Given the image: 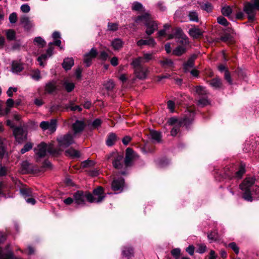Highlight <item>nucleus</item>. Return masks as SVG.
<instances>
[{
	"instance_id": "obj_1",
	"label": "nucleus",
	"mask_w": 259,
	"mask_h": 259,
	"mask_svg": "<svg viewBox=\"0 0 259 259\" xmlns=\"http://www.w3.org/2000/svg\"><path fill=\"white\" fill-rule=\"evenodd\" d=\"M255 179L246 178L240 185V188L243 192V198L247 201H251L252 197L259 198V187L254 184Z\"/></svg>"
},
{
	"instance_id": "obj_2",
	"label": "nucleus",
	"mask_w": 259,
	"mask_h": 259,
	"mask_svg": "<svg viewBox=\"0 0 259 259\" xmlns=\"http://www.w3.org/2000/svg\"><path fill=\"white\" fill-rule=\"evenodd\" d=\"M135 21L136 23L140 22H143L146 27V33L149 35L152 34L158 28L157 23L150 19L149 15L148 13H146L142 16H138L135 20Z\"/></svg>"
},
{
	"instance_id": "obj_3",
	"label": "nucleus",
	"mask_w": 259,
	"mask_h": 259,
	"mask_svg": "<svg viewBox=\"0 0 259 259\" xmlns=\"http://www.w3.org/2000/svg\"><path fill=\"white\" fill-rule=\"evenodd\" d=\"M257 10L259 11V0H253L244 4L243 12L247 14L249 21L254 20Z\"/></svg>"
},
{
	"instance_id": "obj_4",
	"label": "nucleus",
	"mask_w": 259,
	"mask_h": 259,
	"mask_svg": "<svg viewBox=\"0 0 259 259\" xmlns=\"http://www.w3.org/2000/svg\"><path fill=\"white\" fill-rule=\"evenodd\" d=\"M93 195L91 193H83L82 192L78 191L73 195V199L75 203L79 206H83L85 204V200L93 203Z\"/></svg>"
},
{
	"instance_id": "obj_5",
	"label": "nucleus",
	"mask_w": 259,
	"mask_h": 259,
	"mask_svg": "<svg viewBox=\"0 0 259 259\" xmlns=\"http://www.w3.org/2000/svg\"><path fill=\"white\" fill-rule=\"evenodd\" d=\"M34 152L35 154L39 157H44L47 152L51 154L55 153L52 145H48L45 143H40L37 147L35 148Z\"/></svg>"
},
{
	"instance_id": "obj_6",
	"label": "nucleus",
	"mask_w": 259,
	"mask_h": 259,
	"mask_svg": "<svg viewBox=\"0 0 259 259\" xmlns=\"http://www.w3.org/2000/svg\"><path fill=\"white\" fill-rule=\"evenodd\" d=\"M123 158V155L117 152H113L107 156V159H113L112 163L114 167L119 169H121L122 167L121 161Z\"/></svg>"
},
{
	"instance_id": "obj_7",
	"label": "nucleus",
	"mask_w": 259,
	"mask_h": 259,
	"mask_svg": "<svg viewBox=\"0 0 259 259\" xmlns=\"http://www.w3.org/2000/svg\"><path fill=\"white\" fill-rule=\"evenodd\" d=\"M59 145L61 148H66L73 143V139L70 134L60 136L57 138Z\"/></svg>"
},
{
	"instance_id": "obj_8",
	"label": "nucleus",
	"mask_w": 259,
	"mask_h": 259,
	"mask_svg": "<svg viewBox=\"0 0 259 259\" xmlns=\"http://www.w3.org/2000/svg\"><path fill=\"white\" fill-rule=\"evenodd\" d=\"M57 122L56 119H52L49 121H42L40 123V127L43 131L48 130L51 133L56 130Z\"/></svg>"
},
{
	"instance_id": "obj_9",
	"label": "nucleus",
	"mask_w": 259,
	"mask_h": 259,
	"mask_svg": "<svg viewBox=\"0 0 259 259\" xmlns=\"http://www.w3.org/2000/svg\"><path fill=\"white\" fill-rule=\"evenodd\" d=\"M98 55V52L95 48H92L90 51L84 54L83 56V62L87 67H89L92 63V61Z\"/></svg>"
},
{
	"instance_id": "obj_10",
	"label": "nucleus",
	"mask_w": 259,
	"mask_h": 259,
	"mask_svg": "<svg viewBox=\"0 0 259 259\" xmlns=\"http://www.w3.org/2000/svg\"><path fill=\"white\" fill-rule=\"evenodd\" d=\"M149 72L148 68L147 67H140L134 69V73L135 76L141 80H144L147 78Z\"/></svg>"
},
{
	"instance_id": "obj_11",
	"label": "nucleus",
	"mask_w": 259,
	"mask_h": 259,
	"mask_svg": "<svg viewBox=\"0 0 259 259\" xmlns=\"http://www.w3.org/2000/svg\"><path fill=\"white\" fill-rule=\"evenodd\" d=\"M103 189L101 187H99L95 189L93 192V198L94 200L93 203H100L105 198V195L103 194Z\"/></svg>"
},
{
	"instance_id": "obj_12",
	"label": "nucleus",
	"mask_w": 259,
	"mask_h": 259,
	"mask_svg": "<svg viewBox=\"0 0 259 259\" xmlns=\"http://www.w3.org/2000/svg\"><path fill=\"white\" fill-rule=\"evenodd\" d=\"M124 185V181L122 178H115L112 183V188L114 191L121 192Z\"/></svg>"
},
{
	"instance_id": "obj_13",
	"label": "nucleus",
	"mask_w": 259,
	"mask_h": 259,
	"mask_svg": "<svg viewBox=\"0 0 259 259\" xmlns=\"http://www.w3.org/2000/svg\"><path fill=\"white\" fill-rule=\"evenodd\" d=\"M20 24L26 30H29L34 26L33 22L30 20L29 17L24 15L20 18Z\"/></svg>"
},
{
	"instance_id": "obj_14",
	"label": "nucleus",
	"mask_w": 259,
	"mask_h": 259,
	"mask_svg": "<svg viewBox=\"0 0 259 259\" xmlns=\"http://www.w3.org/2000/svg\"><path fill=\"white\" fill-rule=\"evenodd\" d=\"M14 135L18 142L21 143L26 138V134L21 127H17L14 130Z\"/></svg>"
},
{
	"instance_id": "obj_15",
	"label": "nucleus",
	"mask_w": 259,
	"mask_h": 259,
	"mask_svg": "<svg viewBox=\"0 0 259 259\" xmlns=\"http://www.w3.org/2000/svg\"><path fill=\"white\" fill-rule=\"evenodd\" d=\"M136 154L131 148H128L126 149V156L124 159V163L126 166L131 165L132 162Z\"/></svg>"
},
{
	"instance_id": "obj_16",
	"label": "nucleus",
	"mask_w": 259,
	"mask_h": 259,
	"mask_svg": "<svg viewBox=\"0 0 259 259\" xmlns=\"http://www.w3.org/2000/svg\"><path fill=\"white\" fill-rule=\"evenodd\" d=\"M53 49L52 47H49L47 50V52L45 54L41 55L37 58V61L39 63L40 66L44 67L45 64L44 61H46L49 58H50L53 54Z\"/></svg>"
},
{
	"instance_id": "obj_17",
	"label": "nucleus",
	"mask_w": 259,
	"mask_h": 259,
	"mask_svg": "<svg viewBox=\"0 0 259 259\" xmlns=\"http://www.w3.org/2000/svg\"><path fill=\"white\" fill-rule=\"evenodd\" d=\"M197 58L196 55H193L184 65V68L185 72H189L190 70L193 69L194 66V61Z\"/></svg>"
},
{
	"instance_id": "obj_18",
	"label": "nucleus",
	"mask_w": 259,
	"mask_h": 259,
	"mask_svg": "<svg viewBox=\"0 0 259 259\" xmlns=\"http://www.w3.org/2000/svg\"><path fill=\"white\" fill-rule=\"evenodd\" d=\"M189 35L193 38H197L203 35V32L198 27L193 26L188 31Z\"/></svg>"
},
{
	"instance_id": "obj_19",
	"label": "nucleus",
	"mask_w": 259,
	"mask_h": 259,
	"mask_svg": "<svg viewBox=\"0 0 259 259\" xmlns=\"http://www.w3.org/2000/svg\"><path fill=\"white\" fill-rule=\"evenodd\" d=\"M137 45L139 47L143 45H147L151 47H154L156 45V42L153 38H150L148 39H140L137 42Z\"/></svg>"
},
{
	"instance_id": "obj_20",
	"label": "nucleus",
	"mask_w": 259,
	"mask_h": 259,
	"mask_svg": "<svg viewBox=\"0 0 259 259\" xmlns=\"http://www.w3.org/2000/svg\"><path fill=\"white\" fill-rule=\"evenodd\" d=\"M84 127V123L82 121L76 120L72 125V128L74 134L81 132Z\"/></svg>"
},
{
	"instance_id": "obj_21",
	"label": "nucleus",
	"mask_w": 259,
	"mask_h": 259,
	"mask_svg": "<svg viewBox=\"0 0 259 259\" xmlns=\"http://www.w3.org/2000/svg\"><path fill=\"white\" fill-rule=\"evenodd\" d=\"M124 45V42L120 38H115L111 42V46L115 50L121 49Z\"/></svg>"
},
{
	"instance_id": "obj_22",
	"label": "nucleus",
	"mask_w": 259,
	"mask_h": 259,
	"mask_svg": "<svg viewBox=\"0 0 259 259\" xmlns=\"http://www.w3.org/2000/svg\"><path fill=\"white\" fill-rule=\"evenodd\" d=\"M209 84L214 89H220L222 87V81L218 77H215L211 79L209 82Z\"/></svg>"
},
{
	"instance_id": "obj_23",
	"label": "nucleus",
	"mask_w": 259,
	"mask_h": 259,
	"mask_svg": "<svg viewBox=\"0 0 259 259\" xmlns=\"http://www.w3.org/2000/svg\"><path fill=\"white\" fill-rule=\"evenodd\" d=\"M23 67L22 65L17 61H14L12 65V71L15 73H18L22 71Z\"/></svg>"
},
{
	"instance_id": "obj_24",
	"label": "nucleus",
	"mask_w": 259,
	"mask_h": 259,
	"mask_svg": "<svg viewBox=\"0 0 259 259\" xmlns=\"http://www.w3.org/2000/svg\"><path fill=\"white\" fill-rule=\"evenodd\" d=\"M73 64V59L72 58H67L64 60L62 66L65 70H69Z\"/></svg>"
},
{
	"instance_id": "obj_25",
	"label": "nucleus",
	"mask_w": 259,
	"mask_h": 259,
	"mask_svg": "<svg viewBox=\"0 0 259 259\" xmlns=\"http://www.w3.org/2000/svg\"><path fill=\"white\" fill-rule=\"evenodd\" d=\"M150 136L151 139L154 141L156 142H160L161 141V136L160 133L155 131H151L150 132Z\"/></svg>"
},
{
	"instance_id": "obj_26",
	"label": "nucleus",
	"mask_w": 259,
	"mask_h": 259,
	"mask_svg": "<svg viewBox=\"0 0 259 259\" xmlns=\"http://www.w3.org/2000/svg\"><path fill=\"white\" fill-rule=\"evenodd\" d=\"M56 89V82L51 81L47 83L45 87V91L48 93H52Z\"/></svg>"
},
{
	"instance_id": "obj_27",
	"label": "nucleus",
	"mask_w": 259,
	"mask_h": 259,
	"mask_svg": "<svg viewBox=\"0 0 259 259\" xmlns=\"http://www.w3.org/2000/svg\"><path fill=\"white\" fill-rule=\"evenodd\" d=\"M144 63V59H142V57H139L133 59L131 65L133 66L134 69H136L140 67H144L142 65V64Z\"/></svg>"
},
{
	"instance_id": "obj_28",
	"label": "nucleus",
	"mask_w": 259,
	"mask_h": 259,
	"mask_svg": "<svg viewBox=\"0 0 259 259\" xmlns=\"http://www.w3.org/2000/svg\"><path fill=\"white\" fill-rule=\"evenodd\" d=\"M20 192L24 199L29 197H34L32 190L30 188H22L20 189Z\"/></svg>"
},
{
	"instance_id": "obj_29",
	"label": "nucleus",
	"mask_w": 259,
	"mask_h": 259,
	"mask_svg": "<svg viewBox=\"0 0 259 259\" xmlns=\"http://www.w3.org/2000/svg\"><path fill=\"white\" fill-rule=\"evenodd\" d=\"M65 154L67 156H70L72 158H78L80 156L79 151L72 148H70L67 150L65 151Z\"/></svg>"
},
{
	"instance_id": "obj_30",
	"label": "nucleus",
	"mask_w": 259,
	"mask_h": 259,
	"mask_svg": "<svg viewBox=\"0 0 259 259\" xmlns=\"http://www.w3.org/2000/svg\"><path fill=\"white\" fill-rule=\"evenodd\" d=\"M9 248V246H8ZM0 259H23L20 257H14L13 253L11 250L7 248L6 250L5 255L0 256Z\"/></svg>"
},
{
	"instance_id": "obj_31",
	"label": "nucleus",
	"mask_w": 259,
	"mask_h": 259,
	"mask_svg": "<svg viewBox=\"0 0 259 259\" xmlns=\"http://www.w3.org/2000/svg\"><path fill=\"white\" fill-rule=\"evenodd\" d=\"M117 140L116 135L114 133L110 134L106 141V144L108 146H113Z\"/></svg>"
},
{
	"instance_id": "obj_32",
	"label": "nucleus",
	"mask_w": 259,
	"mask_h": 259,
	"mask_svg": "<svg viewBox=\"0 0 259 259\" xmlns=\"http://www.w3.org/2000/svg\"><path fill=\"white\" fill-rule=\"evenodd\" d=\"M188 17L191 21L195 22H198L199 21L198 14L195 11H190L188 14Z\"/></svg>"
},
{
	"instance_id": "obj_33",
	"label": "nucleus",
	"mask_w": 259,
	"mask_h": 259,
	"mask_svg": "<svg viewBox=\"0 0 259 259\" xmlns=\"http://www.w3.org/2000/svg\"><path fill=\"white\" fill-rule=\"evenodd\" d=\"M176 35H178L181 37L182 40H180V42L182 44H186L188 43V37L183 34V31L181 29L179 28L177 29Z\"/></svg>"
},
{
	"instance_id": "obj_34",
	"label": "nucleus",
	"mask_w": 259,
	"mask_h": 259,
	"mask_svg": "<svg viewBox=\"0 0 259 259\" xmlns=\"http://www.w3.org/2000/svg\"><path fill=\"white\" fill-rule=\"evenodd\" d=\"M159 62L162 67L165 68L170 67L173 65L172 61L170 59L167 58H164L163 60L159 61Z\"/></svg>"
},
{
	"instance_id": "obj_35",
	"label": "nucleus",
	"mask_w": 259,
	"mask_h": 259,
	"mask_svg": "<svg viewBox=\"0 0 259 259\" xmlns=\"http://www.w3.org/2000/svg\"><path fill=\"white\" fill-rule=\"evenodd\" d=\"M154 54H155L154 52L143 53V57H142V59H144V62L146 63V62H148L149 61L153 59V58H154L153 55Z\"/></svg>"
},
{
	"instance_id": "obj_36",
	"label": "nucleus",
	"mask_w": 259,
	"mask_h": 259,
	"mask_svg": "<svg viewBox=\"0 0 259 259\" xmlns=\"http://www.w3.org/2000/svg\"><path fill=\"white\" fill-rule=\"evenodd\" d=\"M232 12V9L229 6H225L222 8V13L224 16L229 17L230 16Z\"/></svg>"
},
{
	"instance_id": "obj_37",
	"label": "nucleus",
	"mask_w": 259,
	"mask_h": 259,
	"mask_svg": "<svg viewBox=\"0 0 259 259\" xmlns=\"http://www.w3.org/2000/svg\"><path fill=\"white\" fill-rule=\"evenodd\" d=\"M195 92L199 96L205 95L207 94L205 88L202 86L197 87L195 89Z\"/></svg>"
},
{
	"instance_id": "obj_38",
	"label": "nucleus",
	"mask_w": 259,
	"mask_h": 259,
	"mask_svg": "<svg viewBox=\"0 0 259 259\" xmlns=\"http://www.w3.org/2000/svg\"><path fill=\"white\" fill-rule=\"evenodd\" d=\"M6 35L9 40H14L16 37L15 31L12 29H9L6 31Z\"/></svg>"
},
{
	"instance_id": "obj_39",
	"label": "nucleus",
	"mask_w": 259,
	"mask_h": 259,
	"mask_svg": "<svg viewBox=\"0 0 259 259\" xmlns=\"http://www.w3.org/2000/svg\"><path fill=\"white\" fill-rule=\"evenodd\" d=\"M63 85H64L65 89H66V90L68 92H70L71 91H72V90L74 88V83L73 82H69L68 81H65L64 82Z\"/></svg>"
},
{
	"instance_id": "obj_40",
	"label": "nucleus",
	"mask_w": 259,
	"mask_h": 259,
	"mask_svg": "<svg viewBox=\"0 0 259 259\" xmlns=\"http://www.w3.org/2000/svg\"><path fill=\"white\" fill-rule=\"evenodd\" d=\"M185 52V49L182 46L177 47L174 51L173 54L177 56H180Z\"/></svg>"
},
{
	"instance_id": "obj_41",
	"label": "nucleus",
	"mask_w": 259,
	"mask_h": 259,
	"mask_svg": "<svg viewBox=\"0 0 259 259\" xmlns=\"http://www.w3.org/2000/svg\"><path fill=\"white\" fill-rule=\"evenodd\" d=\"M132 9L133 10L137 11L142 12L144 11V8L143 7V5L141 3L138 2H134L133 4Z\"/></svg>"
},
{
	"instance_id": "obj_42",
	"label": "nucleus",
	"mask_w": 259,
	"mask_h": 259,
	"mask_svg": "<svg viewBox=\"0 0 259 259\" xmlns=\"http://www.w3.org/2000/svg\"><path fill=\"white\" fill-rule=\"evenodd\" d=\"M29 164L27 161H23L22 163V172L28 173L31 169L29 168Z\"/></svg>"
},
{
	"instance_id": "obj_43",
	"label": "nucleus",
	"mask_w": 259,
	"mask_h": 259,
	"mask_svg": "<svg viewBox=\"0 0 259 259\" xmlns=\"http://www.w3.org/2000/svg\"><path fill=\"white\" fill-rule=\"evenodd\" d=\"M104 86L108 90H112L114 87V83L112 80H109L104 83Z\"/></svg>"
},
{
	"instance_id": "obj_44",
	"label": "nucleus",
	"mask_w": 259,
	"mask_h": 259,
	"mask_svg": "<svg viewBox=\"0 0 259 259\" xmlns=\"http://www.w3.org/2000/svg\"><path fill=\"white\" fill-rule=\"evenodd\" d=\"M122 253L123 255L130 257L131 255L133 254V249L131 247H125L123 249Z\"/></svg>"
},
{
	"instance_id": "obj_45",
	"label": "nucleus",
	"mask_w": 259,
	"mask_h": 259,
	"mask_svg": "<svg viewBox=\"0 0 259 259\" xmlns=\"http://www.w3.org/2000/svg\"><path fill=\"white\" fill-rule=\"evenodd\" d=\"M32 144L31 143H28L27 144H26L24 147L21 150V153L22 154H24L25 153V152L29 151L30 150H31L32 148Z\"/></svg>"
},
{
	"instance_id": "obj_46",
	"label": "nucleus",
	"mask_w": 259,
	"mask_h": 259,
	"mask_svg": "<svg viewBox=\"0 0 259 259\" xmlns=\"http://www.w3.org/2000/svg\"><path fill=\"white\" fill-rule=\"evenodd\" d=\"M34 42L41 47H43L45 44V40L40 37H35L34 39Z\"/></svg>"
},
{
	"instance_id": "obj_47",
	"label": "nucleus",
	"mask_w": 259,
	"mask_h": 259,
	"mask_svg": "<svg viewBox=\"0 0 259 259\" xmlns=\"http://www.w3.org/2000/svg\"><path fill=\"white\" fill-rule=\"evenodd\" d=\"M198 105L201 107H204L209 104V102L206 98H201L198 101Z\"/></svg>"
},
{
	"instance_id": "obj_48",
	"label": "nucleus",
	"mask_w": 259,
	"mask_h": 259,
	"mask_svg": "<svg viewBox=\"0 0 259 259\" xmlns=\"http://www.w3.org/2000/svg\"><path fill=\"white\" fill-rule=\"evenodd\" d=\"M202 9L207 11V12H211L212 9V5L209 3H206L204 4L201 6Z\"/></svg>"
},
{
	"instance_id": "obj_49",
	"label": "nucleus",
	"mask_w": 259,
	"mask_h": 259,
	"mask_svg": "<svg viewBox=\"0 0 259 259\" xmlns=\"http://www.w3.org/2000/svg\"><path fill=\"white\" fill-rule=\"evenodd\" d=\"M208 239L210 241V242L215 241L218 238V234L215 232H211L208 234Z\"/></svg>"
},
{
	"instance_id": "obj_50",
	"label": "nucleus",
	"mask_w": 259,
	"mask_h": 259,
	"mask_svg": "<svg viewBox=\"0 0 259 259\" xmlns=\"http://www.w3.org/2000/svg\"><path fill=\"white\" fill-rule=\"evenodd\" d=\"M101 120L100 119L97 118L92 122L91 125L93 128H96L99 127L101 125Z\"/></svg>"
},
{
	"instance_id": "obj_51",
	"label": "nucleus",
	"mask_w": 259,
	"mask_h": 259,
	"mask_svg": "<svg viewBox=\"0 0 259 259\" xmlns=\"http://www.w3.org/2000/svg\"><path fill=\"white\" fill-rule=\"evenodd\" d=\"M118 26L117 23H108V28L110 31H116L118 29Z\"/></svg>"
},
{
	"instance_id": "obj_52",
	"label": "nucleus",
	"mask_w": 259,
	"mask_h": 259,
	"mask_svg": "<svg viewBox=\"0 0 259 259\" xmlns=\"http://www.w3.org/2000/svg\"><path fill=\"white\" fill-rule=\"evenodd\" d=\"M9 21L11 23H15L17 21V15L14 12L11 14L9 18Z\"/></svg>"
},
{
	"instance_id": "obj_53",
	"label": "nucleus",
	"mask_w": 259,
	"mask_h": 259,
	"mask_svg": "<svg viewBox=\"0 0 259 259\" xmlns=\"http://www.w3.org/2000/svg\"><path fill=\"white\" fill-rule=\"evenodd\" d=\"M228 246L231 248L236 254L239 253V249L236 244L234 242L230 243L228 244Z\"/></svg>"
},
{
	"instance_id": "obj_54",
	"label": "nucleus",
	"mask_w": 259,
	"mask_h": 259,
	"mask_svg": "<svg viewBox=\"0 0 259 259\" xmlns=\"http://www.w3.org/2000/svg\"><path fill=\"white\" fill-rule=\"evenodd\" d=\"M31 78L35 80H38L40 78V73L38 70H36L31 74Z\"/></svg>"
},
{
	"instance_id": "obj_55",
	"label": "nucleus",
	"mask_w": 259,
	"mask_h": 259,
	"mask_svg": "<svg viewBox=\"0 0 259 259\" xmlns=\"http://www.w3.org/2000/svg\"><path fill=\"white\" fill-rule=\"evenodd\" d=\"M94 164H95V163L94 161H93L92 160H89L84 161L81 163L82 166L83 167L92 166Z\"/></svg>"
},
{
	"instance_id": "obj_56",
	"label": "nucleus",
	"mask_w": 259,
	"mask_h": 259,
	"mask_svg": "<svg viewBox=\"0 0 259 259\" xmlns=\"http://www.w3.org/2000/svg\"><path fill=\"white\" fill-rule=\"evenodd\" d=\"M10 112L9 108H6L5 109H2V104L0 103V116H4Z\"/></svg>"
},
{
	"instance_id": "obj_57",
	"label": "nucleus",
	"mask_w": 259,
	"mask_h": 259,
	"mask_svg": "<svg viewBox=\"0 0 259 259\" xmlns=\"http://www.w3.org/2000/svg\"><path fill=\"white\" fill-rule=\"evenodd\" d=\"M217 21L220 24L224 26H227L228 24L227 20L223 17H218L217 19Z\"/></svg>"
},
{
	"instance_id": "obj_58",
	"label": "nucleus",
	"mask_w": 259,
	"mask_h": 259,
	"mask_svg": "<svg viewBox=\"0 0 259 259\" xmlns=\"http://www.w3.org/2000/svg\"><path fill=\"white\" fill-rule=\"evenodd\" d=\"M18 89L17 88L10 87L7 92L8 96L11 97L13 95L14 92H16Z\"/></svg>"
},
{
	"instance_id": "obj_59",
	"label": "nucleus",
	"mask_w": 259,
	"mask_h": 259,
	"mask_svg": "<svg viewBox=\"0 0 259 259\" xmlns=\"http://www.w3.org/2000/svg\"><path fill=\"white\" fill-rule=\"evenodd\" d=\"M171 253L172 255L178 258L181 253V250L179 248H175L171 250Z\"/></svg>"
},
{
	"instance_id": "obj_60",
	"label": "nucleus",
	"mask_w": 259,
	"mask_h": 259,
	"mask_svg": "<svg viewBox=\"0 0 259 259\" xmlns=\"http://www.w3.org/2000/svg\"><path fill=\"white\" fill-rule=\"evenodd\" d=\"M206 249V246L205 245L203 244H199L198 248L197 250V252H198L199 253H203L205 251Z\"/></svg>"
},
{
	"instance_id": "obj_61",
	"label": "nucleus",
	"mask_w": 259,
	"mask_h": 259,
	"mask_svg": "<svg viewBox=\"0 0 259 259\" xmlns=\"http://www.w3.org/2000/svg\"><path fill=\"white\" fill-rule=\"evenodd\" d=\"M21 10L24 13H28L30 10V8L28 4H23L21 6Z\"/></svg>"
},
{
	"instance_id": "obj_62",
	"label": "nucleus",
	"mask_w": 259,
	"mask_h": 259,
	"mask_svg": "<svg viewBox=\"0 0 259 259\" xmlns=\"http://www.w3.org/2000/svg\"><path fill=\"white\" fill-rule=\"evenodd\" d=\"M225 78L229 82L230 84H232V81L230 76V74L228 70H225Z\"/></svg>"
},
{
	"instance_id": "obj_63",
	"label": "nucleus",
	"mask_w": 259,
	"mask_h": 259,
	"mask_svg": "<svg viewBox=\"0 0 259 259\" xmlns=\"http://www.w3.org/2000/svg\"><path fill=\"white\" fill-rule=\"evenodd\" d=\"M244 172H245L244 167L243 166H241L239 168V169L236 172V177H237L238 178H240L243 175V174L244 173Z\"/></svg>"
},
{
	"instance_id": "obj_64",
	"label": "nucleus",
	"mask_w": 259,
	"mask_h": 259,
	"mask_svg": "<svg viewBox=\"0 0 259 259\" xmlns=\"http://www.w3.org/2000/svg\"><path fill=\"white\" fill-rule=\"evenodd\" d=\"M108 54L105 51H102L100 54V59L103 60H106L108 58Z\"/></svg>"
}]
</instances>
